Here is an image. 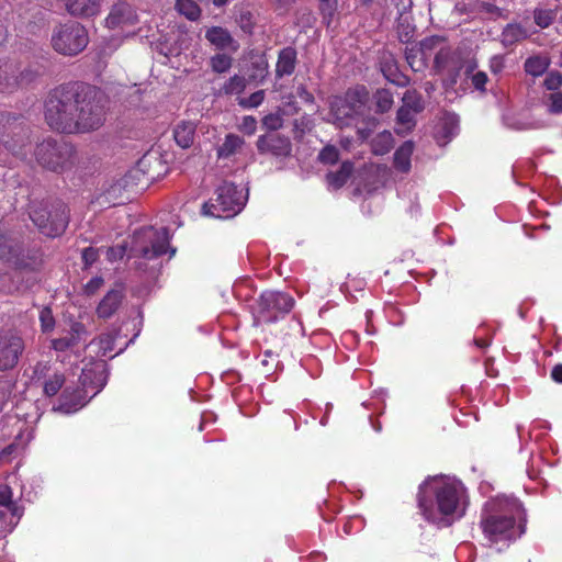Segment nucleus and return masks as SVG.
Listing matches in <instances>:
<instances>
[{"label": "nucleus", "mask_w": 562, "mask_h": 562, "mask_svg": "<svg viewBox=\"0 0 562 562\" xmlns=\"http://www.w3.org/2000/svg\"><path fill=\"white\" fill-rule=\"evenodd\" d=\"M104 281L102 277H93L89 280L85 285V293L87 295L95 294L100 288L103 285Z\"/></svg>", "instance_id": "55"}, {"label": "nucleus", "mask_w": 562, "mask_h": 562, "mask_svg": "<svg viewBox=\"0 0 562 562\" xmlns=\"http://www.w3.org/2000/svg\"><path fill=\"white\" fill-rule=\"evenodd\" d=\"M25 350V340L16 329L0 330V372L14 369Z\"/></svg>", "instance_id": "14"}, {"label": "nucleus", "mask_w": 562, "mask_h": 562, "mask_svg": "<svg viewBox=\"0 0 562 562\" xmlns=\"http://www.w3.org/2000/svg\"><path fill=\"white\" fill-rule=\"evenodd\" d=\"M417 504L425 519L431 522L441 517H461L465 512V490L460 483L429 477L419 485Z\"/></svg>", "instance_id": "2"}, {"label": "nucleus", "mask_w": 562, "mask_h": 562, "mask_svg": "<svg viewBox=\"0 0 562 562\" xmlns=\"http://www.w3.org/2000/svg\"><path fill=\"white\" fill-rule=\"evenodd\" d=\"M232 57L226 54H216L211 58V67L213 71L222 74L232 67Z\"/></svg>", "instance_id": "42"}, {"label": "nucleus", "mask_w": 562, "mask_h": 562, "mask_svg": "<svg viewBox=\"0 0 562 562\" xmlns=\"http://www.w3.org/2000/svg\"><path fill=\"white\" fill-rule=\"evenodd\" d=\"M30 217L42 234L57 237L68 226L69 210L60 200L43 201L32 207Z\"/></svg>", "instance_id": "8"}, {"label": "nucleus", "mask_w": 562, "mask_h": 562, "mask_svg": "<svg viewBox=\"0 0 562 562\" xmlns=\"http://www.w3.org/2000/svg\"><path fill=\"white\" fill-rule=\"evenodd\" d=\"M352 171L353 164L349 160H346L340 165V168L337 171L327 173V182L331 188L336 190L340 189L347 183L352 175Z\"/></svg>", "instance_id": "27"}, {"label": "nucleus", "mask_w": 562, "mask_h": 562, "mask_svg": "<svg viewBox=\"0 0 562 562\" xmlns=\"http://www.w3.org/2000/svg\"><path fill=\"white\" fill-rule=\"evenodd\" d=\"M77 345V341L69 334L65 337L55 338L52 340V348L58 352H64Z\"/></svg>", "instance_id": "50"}, {"label": "nucleus", "mask_w": 562, "mask_h": 562, "mask_svg": "<svg viewBox=\"0 0 562 562\" xmlns=\"http://www.w3.org/2000/svg\"><path fill=\"white\" fill-rule=\"evenodd\" d=\"M402 106H407L415 113L422 112L424 110V102L420 93L415 89L407 90L404 93Z\"/></svg>", "instance_id": "36"}, {"label": "nucleus", "mask_w": 562, "mask_h": 562, "mask_svg": "<svg viewBox=\"0 0 562 562\" xmlns=\"http://www.w3.org/2000/svg\"><path fill=\"white\" fill-rule=\"evenodd\" d=\"M40 76L41 70L37 67L27 66L20 69L14 63H5L0 66V93H11L30 85Z\"/></svg>", "instance_id": "15"}, {"label": "nucleus", "mask_w": 562, "mask_h": 562, "mask_svg": "<svg viewBox=\"0 0 562 562\" xmlns=\"http://www.w3.org/2000/svg\"><path fill=\"white\" fill-rule=\"evenodd\" d=\"M385 78L397 87H406L409 83V78L401 74L397 69L383 70Z\"/></svg>", "instance_id": "51"}, {"label": "nucleus", "mask_w": 562, "mask_h": 562, "mask_svg": "<svg viewBox=\"0 0 562 562\" xmlns=\"http://www.w3.org/2000/svg\"><path fill=\"white\" fill-rule=\"evenodd\" d=\"M66 382L65 374L61 372H55L49 375L43 383V392L46 396H55L64 386Z\"/></svg>", "instance_id": "31"}, {"label": "nucleus", "mask_w": 562, "mask_h": 562, "mask_svg": "<svg viewBox=\"0 0 562 562\" xmlns=\"http://www.w3.org/2000/svg\"><path fill=\"white\" fill-rule=\"evenodd\" d=\"M95 375L97 373L93 370H83L79 378L81 385L65 387L59 398L58 409L66 414H70L85 406L89 397V383L91 382L92 376Z\"/></svg>", "instance_id": "16"}, {"label": "nucleus", "mask_w": 562, "mask_h": 562, "mask_svg": "<svg viewBox=\"0 0 562 562\" xmlns=\"http://www.w3.org/2000/svg\"><path fill=\"white\" fill-rule=\"evenodd\" d=\"M323 23L329 27L337 12V0H318Z\"/></svg>", "instance_id": "35"}, {"label": "nucleus", "mask_w": 562, "mask_h": 562, "mask_svg": "<svg viewBox=\"0 0 562 562\" xmlns=\"http://www.w3.org/2000/svg\"><path fill=\"white\" fill-rule=\"evenodd\" d=\"M283 125V120L279 114L270 113L262 119V126L266 127L269 133H277Z\"/></svg>", "instance_id": "52"}, {"label": "nucleus", "mask_w": 562, "mask_h": 562, "mask_svg": "<svg viewBox=\"0 0 562 562\" xmlns=\"http://www.w3.org/2000/svg\"><path fill=\"white\" fill-rule=\"evenodd\" d=\"M296 95L300 98L301 101L305 103H314L315 101L313 93L310 92L307 88L303 85L296 88Z\"/></svg>", "instance_id": "59"}, {"label": "nucleus", "mask_w": 562, "mask_h": 562, "mask_svg": "<svg viewBox=\"0 0 562 562\" xmlns=\"http://www.w3.org/2000/svg\"><path fill=\"white\" fill-rule=\"evenodd\" d=\"M89 43L87 29L76 21H68L55 27L52 35L53 48L66 56H75L82 52Z\"/></svg>", "instance_id": "10"}, {"label": "nucleus", "mask_w": 562, "mask_h": 562, "mask_svg": "<svg viewBox=\"0 0 562 562\" xmlns=\"http://www.w3.org/2000/svg\"><path fill=\"white\" fill-rule=\"evenodd\" d=\"M87 334L85 324L80 322H74L71 324L69 335L77 341V344H79L82 338H86Z\"/></svg>", "instance_id": "53"}, {"label": "nucleus", "mask_w": 562, "mask_h": 562, "mask_svg": "<svg viewBox=\"0 0 562 562\" xmlns=\"http://www.w3.org/2000/svg\"><path fill=\"white\" fill-rule=\"evenodd\" d=\"M236 23L239 25L244 33L252 34L256 25V18L251 11L241 9L236 16Z\"/></svg>", "instance_id": "37"}, {"label": "nucleus", "mask_w": 562, "mask_h": 562, "mask_svg": "<svg viewBox=\"0 0 562 562\" xmlns=\"http://www.w3.org/2000/svg\"><path fill=\"white\" fill-rule=\"evenodd\" d=\"M297 65V52L293 46H286L278 53L276 77L283 78L294 74Z\"/></svg>", "instance_id": "21"}, {"label": "nucleus", "mask_w": 562, "mask_h": 562, "mask_svg": "<svg viewBox=\"0 0 562 562\" xmlns=\"http://www.w3.org/2000/svg\"><path fill=\"white\" fill-rule=\"evenodd\" d=\"M318 160L324 165H335L339 160V150L334 145H326L318 154Z\"/></svg>", "instance_id": "43"}, {"label": "nucleus", "mask_w": 562, "mask_h": 562, "mask_svg": "<svg viewBox=\"0 0 562 562\" xmlns=\"http://www.w3.org/2000/svg\"><path fill=\"white\" fill-rule=\"evenodd\" d=\"M470 75H471V82H472L473 87L476 90L484 91L485 85L488 80L486 72L477 71L475 74L472 72Z\"/></svg>", "instance_id": "54"}, {"label": "nucleus", "mask_w": 562, "mask_h": 562, "mask_svg": "<svg viewBox=\"0 0 562 562\" xmlns=\"http://www.w3.org/2000/svg\"><path fill=\"white\" fill-rule=\"evenodd\" d=\"M527 38L526 30L519 24H508L503 31V42L513 45Z\"/></svg>", "instance_id": "33"}, {"label": "nucleus", "mask_w": 562, "mask_h": 562, "mask_svg": "<svg viewBox=\"0 0 562 562\" xmlns=\"http://www.w3.org/2000/svg\"><path fill=\"white\" fill-rule=\"evenodd\" d=\"M205 38L217 49L232 48L234 52L238 49V43L233 38L231 33L222 26L207 29Z\"/></svg>", "instance_id": "22"}, {"label": "nucleus", "mask_w": 562, "mask_h": 562, "mask_svg": "<svg viewBox=\"0 0 562 562\" xmlns=\"http://www.w3.org/2000/svg\"><path fill=\"white\" fill-rule=\"evenodd\" d=\"M280 9H289L294 0H273Z\"/></svg>", "instance_id": "64"}, {"label": "nucleus", "mask_w": 562, "mask_h": 562, "mask_svg": "<svg viewBox=\"0 0 562 562\" xmlns=\"http://www.w3.org/2000/svg\"><path fill=\"white\" fill-rule=\"evenodd\" d=\"M76 101V128L72 134L99 130L105 122L106 98L97 87L81 82Z\"/></svg>", "instance_id": "4"}, {"label": "nucleus", "mask_w": 562, "mask_h": 562, "mask_svg": "<svg viewBox=\"0 0 562 562\" xmlns=\"http://www.w3.org/2000/svg\"><path fill=\"white\" fill-rule=\"evenodd\" d=\"M245 146V139L244 137L229 133L225 136L224 142L221 146H218L216 154L217 158H224L227 159L238 153L241 151V149Z\"/></svg>", "instance_id": "25"}, {"label": "nucleus", "mask_w": 562, "mask_h": 562, "mask_svg": "<svg viewBox=\"0 0 562 562\" xmlns=\"http://www.w3.org/2000/svg\"><path fill=\"white\" fill-rule=\"evenodd\" d=\"M40 324L43 333H50L55 327V317L50 307L45 306L40 312Z\"/></svg>", "instance_id": "44"}, {"label": "nucleus", "mask_w": 562, "mask_h": 562, "mask_svg": "<svg viewBox=\"0 0 562 562\" xmlns=\"http://www.w3.org/2000/svg\"><path fill=\"white\" fill-rule=\"evenodd\" d=\"M246 87L245 78L238 75L231 77L223 86L222 90L225 94H239Z\"/></svg>", "instance_id": "40"}, {"label": "nucleus", "mask_w": 562, "mask_h": 562, "mask_svg": "<svg viewBox=\"0 0 562 562\" xmlns=\"http://www.w3.org/2000/svg\"><path fill=\"white\" fill-rule=\"evenodd\" d=\"M436 42L437 40L435 37H428L423 40L418 45L406 47L405 58L414 70H419L424 66V59L434 48Z\"/></svg>", "instance_id": "19"}, {"label": "nucleus", "mask_w": 562, "mask_h": 562, "mask_svg": "<svg viewBox=\"0 0 562 562\" xmlns=\"http://www.w3.org/2000/svg\"><path fill=\"white\" fill-rule=\"evenodd\" d=\"M115 337L112 334H101L97 339L91 340L90 346L97 345L101 356L105 357L114 350Z\"/></svg>", "instance_id": "39"}, {"label": "nucleus", "mask_w": 562, "mask_h": 562, "mask_svg": "<svg viewBox=\"0 0 562 562\" xmlns=\"http://www.w3.org/2000/svg\"><path fill=\"white\" fill-rule=\"evenodd\" d=\"M215 199L204 203L205 214L215 217H231L237 214L244 206V196L241 190L232 182H224L215 191Z\"/></svg>", "instance_id": "11"}, {"label": "nucleus", "mask_w": 562, "mask_h": 562, "mask_svg": "<svg viewBox=\"0 0 562 562\" xmlns=\"http://www.w3.org/2000/svg\"><path fill=\"white\" fill-rule=\"evenodd\" d=\"M376 111L380 113H385L391 110L393 105V94L387 89H379L374 95Z\"/></svg>", "instance_id": "34"}, {"label": "nucleus", "mask_w": 562, "mask_h": 562, "mask_svg": "<svg viewBox=\"0 0 562 562\" xmlns=\"http://www.w3.org/2000/svg\"><path fill=\"white\" fill-rule=\"evenodd\" d=\"M67 12L77 18H92L99 14L100 0H61Z\"/></svg>", "instance_id": "20"}, {"label": "nucleus", "mask_w": 562, "mask_h": 562, "mask_svg": "<svg viewBox=\"0 0 562 562\" xmlns=\"http://www.w3.org/2000/svg\"><path fill=\"white\" fill-rule=\"evenodd\" d=\"M479 525L491 546L507 547L525 533L526 513L517 498L497 496L484 504Z\"/></svg>", "instance_id": "1"}, {"label": "nucleus", "mask_w": 562, "mask_h": 562, "mask_svg": "<svg viewBox=\"0 0 562 562\" xmlns=\"http://www.w3.org/2000/svg\"><path fill=\"white\" fill-rule=\"evenodd\" d=\"M414 143L412 140H406L395 150L393 166L397 171L407 173L411 170V158L414 153Z\"/></svg>", "instance_id": "24"}, {"label": "nucleus", "mask_w": 562, "mask_h": 562, "mask_svg": "<svg viewBox=\"0 0 562 562\" xmlns=\"http://www.w3.org/2000/svg\"><path fill=\"white\" fill-rule=\"evenodd\" d=\"M353 125L357 127L358 138L361 142H364L376 130L379 125V120L375 116L366 112L363 116L360 117L359 123Z\"/></svg>", "instance_id": "29"}, {"label": "nucleus", "mask_w": 562, "mask_h": 562, "mask_svg": "<svg viewBox=\"0 0 562 562\" xmlns=\"http://www.w3.org/2000/svg\"><path fill=\"white\" fill-rule=\"evenodd\" d=\"M555 16L557 12L552 9H536L533 11L535 23L541 29L549 27L555 20Z\"/></svg>", "instance_id": "38"}, {"label": "nucleus", "mask_w": 562, "mask_h": 562, "mask_svg": "<svg viewBox=\"0 0 562 562\" xmlns=\"http://www.w3.org/2000/svg\"><path fill=\"white\" fill-rule=\"evenodd\" d=\"M195 136V125L192 122L182 121L173 128V138L181 148H189Z\"/></svg>", "instance_id": "26"}, {"label": "nucleus", "mask_w": 562, "mask_h": 562, "mask_svg": "<svg viewBox=\"0 0 562 562\" xmlns=\"http://www.w3.org/2000/svg\"><path fill=\"white\" fill-rule=\"evenodd\" d=\"M137 22V15L133 8L126 2L115 3L105 19V24L110 29H119L134 25Z\"/></svg>", "instance_id": "18"}, {"label": "nucleus", "mask_w": 562, "mask_h": 562, "mask_svg": "<svg viewBox=\"0 0 562 562\" xmlns=\"http://www.w3.org/2000/svg\"><path fill=\"white\" fill-rule=\"evenodd\" d=\"M81 82H67L50 90L44 102V117L47 125L57 132L72 134L76 128V101Z\"/></svg>", "instance_id": "3"}, {"label": "nucleus", "mask_w": 562, "mask_h": 562, "mask_svg": "<svg viewBox=\"0 0 562 562\" xmlns=\"http://www.w3.org/2000/svg\"><path fill=\"white\" fill-rule=\"evenodd\" d=\"M12 488L8 484H0V506L9 509L12 515H16L18 506L12 501Z\"/></svg>", "instance_id": "41"}, {"label": "nucleus", "mask_w": 562, "mask_h": 562, "mask_svg": "<svg viewBox=\"0 0 562 562\" xmlns=\"http://www.w3.org/2000/svg\"><path fill=\"white\" fill-rule=\"evenodd\" d=\"M169 243L170 235L167 227H142L133 234L131 256L153 260L165 255L168 250H170V256H173L176 249L170 248Z\"/></svg>", "instance_id": "7"}, {"label": "nucleus", "mask_w": 562, "mask_h": 562, "mask_svg": "<svg viewBox=\"0 0 562 562\" xmlns=\"http://www.w3.org/2000/svg\"><path fill=\"white\" fill-rule=\"evenodd\" d=\"M474 345L480 349H486L491 345L490 338H475Z\"/></svg>", "instance_id": "62"}, {"label": "nucleus", "mask_w": 562, "mask_h": 562, "mask_svg": "<svg viewBox=\"0 0 562 562\" xmlns=\"http://www.w3.org/2000/svg\"><path fill=\"white\" fill-rule=\"evenodd\" d=\"M546 104L551 114L562 113V92L554 91L547 97Z\"/></svg>", "instance_id": "45"}, {"label": "nucleus", "mask_w": 562, "mask_h": 562, "mask_svg": "<svg viewBox=\"0 0 562 562\" xmlns=\"http://www.w3.org/2000/svg\"><path fill=\"white\" fill-rule=\"evenodd\" d=\"M126 248L124 246H120L117 248H110L109 256L120 257L122 258L125 255Z\"/></svg>", "instance_id": "63"}, {"label": "nucleus", "mask_w": 562, "mask_h": 562, "mask_svg": "<svg viewBox=\"0 0 562 562\" xmlns=\"http://www.w3.org/2000/svg\"><path fill=\"white\" fill-rule=\"evenodd\" d=\"M394 145V138L391 132L383 131L374 136L370 143L371 151L375 156H383L387 154Z\"/></svg>", "instance_id": "28"}, {"label": "nucleus", "mask_w": 562, "mask_h": 562, "mask_svg": "<svg viewBox=\"0 0 562 562\" xmlns=\"http://www.w3.org/2000/svg\"><path fill=\"white\" fill-rule=\"evenodd\" d=\"M412 0H391V5L396 10V20L398 22L406 21V14L412 8Z\"/></svg>", "instance_id": "49"}, {"label": "nucleus", "mask_w": 562, "mask_h": 562, "mask_svg": "<svg viewBox=\"0 0 562 562\" xmlns=\"http://www.w3.org/2000/svg\"><path fill=\"white\" fill-rule=\"evenodd\" d=\"M414 114L415 112L407 106H401L397 110L396 120L400 124H403L411 130L415 125Z\"/></svg>", "instance_id": "48"}, {"label": "nucleus", "mask_w": 562, "mask_h": 562, "mask_svg": "<svg viewBox=\"0 0 562 562\" xmlns=\"http://www.w3.org/2000/svg\"><path fill=\"white\" fill-rule=\"evenodd\" d=\"M550 376L555 383L562 384V363H558L552 368Z\"/></svg>", "instance_id": "61"}, {"label": "nucleus", "mask_w": 562, "mask_h": 562, "mask_svg": "<svg viewBox=\"0 0 562 562\" xmlns=\"http://www.w3.org/2000/svg\"><path fill=\"white\" fill-rule=\"evenodd\" d=\"M16 116L9 112H0V136L4 133V128L7 124H9L11 121H15Z\"/></svg>", "instance_id": "60"}, {"label": "nucleus", "mask_w": 562, "mask_h": 562, "mask_svg": "<svg viewBox=\"0 0 562 562\" xmlns=\"http://www.w3.org/2000/svg\"><path fill=\"white\" fill-rule=\"evenodd\" d=\"M549 65L550 63L546 57L531 56L526 59L524 68L528 75L539 77L547 71Z\"/></svg>", "instance_id": "30"}, {"label": "nucleus", "mask_w": 562, "mask_h": 562, "mask_svg": "<svg viewBox=\"0 0 562 562\" xmlns=\"http://www.w3.org/2000/svg\"><path fill=\"white\" fill-rule=\"evenodd\" d=\"M260 155H269L274 158L284 159L292 154L291 139L279 133H266L260 135L256 142Z\"/></svg>", "instance_id": "17"}, {"label": "nucleus", "mask_w": 562, "mask_h": 562, "mask_svg": "<svg viewBox=\"0 0 562 562\" xmlns=\"http://www.w3.org/2000/svg\"><path fill=\"white\" fill-rule=\"evenodd\" d=\"M294 297L282 291L266 290L252 305V317L256 326L270 325L283 319L294 307Z\"/></svg>", "instance_id": "6"}, {"label": "nucleus", "mask_w": 562, "mask_h": 562, "mask_svg": "<svg viewBox=\"0 0 562 562\" xmlns=\"http://www.w3.org/2000/svg\"><path fill=\"white\" fill-rule=\"evenodd\" d=\"M49 370V364L48 362H37L35 366H34V369H33V379H42V378H45L47 372Z\"/></svg>", "instance_id": "58"}, {"label": "nucleus", "mask_w": 562, "mask_h": 562, "mask_svg": "<svg viewBox=\"0 0 562 562\" xmlns=\"http://www.w3.org/2000/svg\"><path fill=\"white\" fill-rule=\"evenodd\" d=\"M98 250L92 247L85 248L82 251V260L87 266L94 263L98 260Z\"/></svg>", "instance_id": "57"}, {"label": "nucleus", "mask_w": 562, "mask_h": 562, "mask_svg": "<svg viewBox=\"0 0 562 562\" xmlns=\"http://www.w3.org/2000/svg\"><path fill=\"white\" fill-rule=\"evenodd\" d=\"M257 128V121L254 116H244L240 130L247 135H254Z\"/></svg>", "instance_id": "56"}, {"label": "nucleus", "mask_w": 562, "mask_h": 562, "mask_svg": "<svg viewBox=\"0 0 562 562\" xmlns=\"http://www.w3.org/2000/svg\"><path fill=\"white\" fill-rule=\"evenodd\" d=\"M265 91L258 90L251 93L248 98H243L239 100V105L245 109L258 108L265 100Z\"/></svg>", "instance_id": "46"}, {"label": "nucleus", "mask_w": 562, "mask_h": 562, "mask_svg": "<svg viewBox=\"0 0 562 562\" xmlns=\"http://www.w3.org/2000/svg\"><path fill=\"white\" fill-rule=\"evenodd\" d=\"M543 86L547 90L559 91L562 86V74L558 70L548 72Z\"/></svg>", "instance_id": "47"}, {"label": "nucleus", "mask_w": 562, "mask_h": 562, "mask_svg": "<svg viewBox=\"0 0 562 562\" xmlns=\"http://www.w3.org/2000/svg\"><path fill=\"white\" fill-rule=\"evenodd\" d=\"M176 9L190 21H195L201 15V9L193 0H177Z\"/></svg>", "instance_id": "32"}, {"label": "nucleus", "mask_w": 562, "mask_h": 562, "mask_svg": "<svg viewBox=\"0 0 562 562\" xmlns=\"http://www.w3.org/2000/svg\"><path fill=\"white\" fill-rule=\"evenodd\" d=\"M0 260L12 265L19 270L34 271L41 265L37 250L25 251L23 244L0 231Z\"/></svg>", "instance_id": "12"}, {"label": "nucleus", "mask_w": 562, "mask_h": 562, "mask_svg": "<svg viewBox=\"0 0 562 562\" xmlns=\"http://www.w3.org/2000/svg\"><path fill=\"white\" fill-rule=\"evenodd\" d=\"M74 155V146L64 139L47 138L35 148L36 161L54 172H63L70 168Z\"/></svg>", "instance_id": "9"}, {"label": "nucleus", "mask_w": 562, "mask_h": 562, "mask_svg": "<svg viewBox=\"0 0 562 562\" xmlns=\"http://www.w3.org/2000/svg\"><path fill=\"white\" fill-rule=\"evenodd\" d=\"M123 300V293L120 290H110L101 300L97 307V314L100 318H110L120 307Z\"/></svg>", "instance_id": "23"}, {"label": "nucleus", "mask_w": 562, "mask_h": 562, "mask_svg": "<svg viewBox=\"0 0 562 562\" xmlns=\"http://www.w3.org/2000/svg\"><path fill=\"white\" fill-rule=\"evenodd\" d=\"M476 66L475 60H465L462 52L449 47L439 49L434 59L435 70L438 74L446 72L452 83H457L462 70L465 76H470Z\"/></svg>", "instance_id": "13"}, {"label": "nucleus", "mask_w": 562, "mask_h": 562, "mask_svg": "<svg viewBox=\"0 0 562 562\" xmlns=\"http://www.w3.org/2000/svg\"><path fill=\"white\" fill-rule=\"evenodd\" d=\"M369 100V90L362 85L351 87L342 95L335 97L330 102L334 124L339 128L358 124L360 117L368 112Z\"/></svg>", "instance_id": "5"}]
</instances>
